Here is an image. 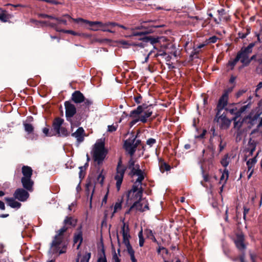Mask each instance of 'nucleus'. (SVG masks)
I'll list each match as a JSON object with an SVG mask.
<instances>
[{"mask_svg":"<svg viewBox=\"0 0 262 262\" xmlns=\"http://www.w3.org/2000/svg\"><path fill=\"white\" fill-rule=\"evenodd\" d=\"M121 233L123 236V244L126 247L127 251L130 256L132 262H136L137 260L135 257V252L129 243L130 236L129 233V228L128 225H126L124 223L121 228Z\"/></svg>","mask_w":262,"mask_h":262,"instance_id":"6","label":"nucleus"},{"mask_svg":"<svg viewBox=\"0 0 262 262\" xmlns=\"http://www.w3.org/2000/svg\"><path fill=\"white\" fill-rule=\"evenodd\" d=\"M29 195L28 192L21 188L17 189L14 193L15 198L22 202L27 200Z\"/></svg>","mask_w":262,"mask_h":262,"instance_id":"14","label":"nucleus"},{"mask_svg":"<svg viewBox=\"0 0 262 262\" xmlns=\"http://www.w3.org/2000/svg\"><path fill=\"white\" fill-rule=\"evenodd\" d=\"M8 214H2V215H0V217H6L7 216H8Z\"/></svg>","mask_w":262,"mask_h":262,"instance_id":"63","label":"nucleus"},{"mask_svg":"<svg viewBox=\"0 0 262 262\" xmlns=\"http://www.w3.org/2000/svg\"><path fill=\"white\" fill-rule=\"evenodd\" d=\"M250 257H251V259L252 261L253 262H255L254 261V255L253 254H250ZM241 262H245L244 256H241Z\"/></svg>","mask_w":262,"mask_h":262,"instance_id":"47","label":"nucleus"},{"mask_svg":"<svg viewBox=\"0 0 262 262\" xmlns=\"http://www.w3.org/2000/svg\"><path fill=\"white\" fill-rule=\"evenodd\" d=\"M118 127V125H108L107 130L110 132H113L115 131L117 129V128Z\"/></svg>","mask_w":262,"mask_h":262,"instance_id":"38","label":"nucleus"},{"mask_svg":"<svg viewBox=\"0 0 262 262\" xmlns=\"http://www.w3.org/2000/svg\"><path fill=\"white\" fill-rule=\"evenodd\" d=\"M0 209L2 210L5 209V204L4 203L0 201Z\"/></svg>","mask_w":262,"mask_h":262,"instance_id":"54","label":"nucleus"},{"mask_svg":"<svg viewBox=\"0 0 262 262\" xmlns=\"http://www.w3.org/2000/svg\"><path fill=\"white\" fill-rule=\"evenodd\" d=\"M77 223V220L72 217H67L64 220V226L57 231L56 234L52 243L51 250L54 253L59 252L62 254L66 252V246L62 243L63 233L70 227H74Z\"/></svg>","mask_w":262,"mask_h":262,"instance_id":"2","label":"nucleus"},{"mask_svg":"<svg viewBox=\"0 0 262 262\" xmlns=\"http://www.w3.org/2000/svg\"><path fill=\"white\" fill-rule=\"evenodd\" d=\"M262 88V81L259 82V83L257 85L256 90H258Z\"/></svg>","mask_w":262,"mask_h":262,"instance_id":"56","label":"nucleus"},{"mask_svg":"<svg viewBox=\"0 0 262 262\" xmlns=\"http://www.w3.org/2000/svg\"><path fill=\"white\" fill-rule=\"evenodd\" d=\"M254 150H255V146L254 145H252L251 148L249 149V155H252Z\"/></svg>","mask_w":262,"mask_h":262,"instance_id":"51","label":"nucleus"},{"mask_svg":"<svg viewBox=\"0 0 262 262\" xmlns=\"http://www.w3.org/2000/svg\"><path fill=\"white\" fill-rule=\"evenodd\" d=\"M244 235L243 234H237L236 238L235 240V244L236 247L239 250H244L245 249L246 246L244 243Z\"/></svg>","mask_w":262,"mask_h":262,"instance_id":"19","label":"nucleus"},{"mask_svg":"<svg viewBox=\"0 0 262 262\" xmlns=\"http://www.w3.org/2000/svg\"><path fill=\"white\" fill-rule=\"evenodd\" d=\"M152 51H150L149 53L148 56L145 58L144 62H147L148 59V57L151 54Z\"/></svg>","mask_w":262,"mask_h":262,"instance_id":"59","label":"nucleus"},{"mask_svg":"<svg viewBox=\"0 0 262 262\" xmlns=\"http://www.w3.org/2000/svg\"><path fill=\"white\" fill-rule=\"evenodd\" d=\"M228 207H226V216L225 217V220L226 221H228Z\"/></svg>","mask_w":262,"mask_h":262,"instance_id":"55","label":"nucleus"},{"mask_svg":"<svg viewBox=\"0 0 262 262\" xmlns=\"http://www.w3.org/2000/svg\"><path fill=\"white\" fill-rule=\"evenodd\" d=\"M65 107H66V115L67 118V120L71 122V128H73V127L76 126L77 125H75L72 122L71 118L75 115L76 113V110L75 105L71 103L66 101L64 103Z\"/></svg>","mask_w":262,"mask_h":262,"instance_id":"10","label":"nucleus"},{"mask_svg":"<svg viewBox=\"0 0 262 262\" xmlns=\"http://www.w3.org/2000/svg\"><path fill=\"white\" fill-rule=\"evenodd\" d=\"M106 155L104 149V144L102 140H98L95 144L92 155L94 162L98 165L102 163Z\"/></svg>","mask_w":262,"mask_h":262,"instance_id":"5","label":"nucleus"},{"mask_svg":"<svg viewBox=\"0 0 262 262\" xmlns=\"http://www.w3.org/2000/svg\"><path fill=\"white\" fill-rule=\"evenodd\" d=\"M128 168L130 170V174L132 177L136 176L138 178L133 185V189L127 194V203L131 204L134 202V204L125 214H129L134 209L140 212L148 210L147 201L145 199H141L142 194L141 182L144 178L145 173L140 168L139 165L136 163V161L133 158L129 161Z\"/></svg>","mask_w":262,"mask_h":262,"instance_id":"1","label":"nucleus"},{"mask_svg":"<svg viewBox=\"0 0 262 262\" xmlns=\"http://www.w3.org/2000/svg\"><path fill=\"white\" fill-rule=\"evenodd\" d=\"M113 260V262H120V259L118 257L115 251L114 252Z\"/></svg>","mask_w":262,"mask_h":262,"instance_id":"41","label":"nucleus"},{"mask_svg":"<svg viewBox=\"0 0 262 262\" xmlns=\"http://www.w3.org/2000/svg\"><path fill=\"white\" fill-rule=\"evenodd\" d=\"M74 203H72L71 205H69V210H72V207L74 206Z\"/></svg>","mask_w":262,"mask_h":262,"instance_id":"60","label":"nucleus"},{"mask_svg":"<svg viewBox=\"0 0 262 262\" xmlns=\"http://www.w3.org/2000/svg\"><path fill=\"white\" fill-rule=\"evenodd\" d=\"M72 99L76 103H81L84 101V96L79 91H76L72 95Z\"/></svg>","mask_w":262,"mask_h":262,"instance_id":"22","label":"nucleus"},{"mask_svg":"<svg viewBox=\"0 0 262 262\" xmlns=\"http://www.w3.org/2000/svg\"><path fill=\"white\" fill-rule=\"evenodd\" d=\"M249 210L248 209H246V208H245L244 209V218L245 219V217H246V213L248 212Z\"/></svg>","mask_w":262,"mask_h":262,"instance_id":"58","label":"nucleus"},{"mask_svg":"<svg viewBox=\"0 0 262 262\" xmlns=\"http://www.w3.org/2000/svg\"><path fill=\"white\" fill-rule=\"evenodd\" d=\"M121 45H123L124 47H127V46H131L135 45L134 43L129 42L125 40H121L120 41Z\"/></svg>","mask_w":262,"mask_h":262,"instance_id":"37","label":"nucleus"},{"mask_svg":"<svg viewBox=\"0 0 262 262\" xmlns=\"http://www.w3.org/2000/svg\"><path fill=\"white\" fill-rule=\"evenodd\" d=\"M63 120L60 118L55 119L53 122V129L56 134L61 136H67L69 133L66 128L61 126Z\"/></svg>","mask_w":262,"mask_h":262,"instance_id":"9","label":"nucleus"},{"mask_svg":"<svg viewBox=\"0 0 262 262\" xmlns=\"http://www.w3.org/2000/svg\"><path fill=\"white\" fill-rule=\"evenodd\" d=\"M140 39H142L145 42H149L151 45H154L159 41L160 38L148 36L140 38Z\"/></svg>","mask_w":262,"mask_h":262,"instance_id":"23","label":"nucleus"},{"mask_svg":"<svg viewBox=\"0 0 262 262\" xmlns=\"http://www.w3.org/2000/svg\"><path fill=\"white\" fill-rule=\"evenodd\" d=\"M91 254L90 252H86L82 256L79 252L78 253L76 262H89Z\"/></svg>","mask_w":262,"mask_h":262,"instance_id":"21","label":"nucleus"},{"mask_svg":"<svg viewBox=\"0 0 262 262\" xmlns=\"http://www.w3.org/2000/svg\"><path fill=\"white\" fill-rule=\"evenodd\" d=\"M42 132H43V134L46 136H53V134H52L51 133H49V129L48 128H44L43 129Z\"/></svg>","mask_w":262,"mask_h":262,"instance_id":"42","label":"nucleus"},{"mask_svg":"<svg viewBox=\"0 0 262 262\" xmlns=\"http://www.w3.org/2000/svg\"><path fill=\"white\" fill-rule=\"evenodd\" d=\"M121 202L119 201L116 202L114 206V211L111 217H112L114 216V214L117 212L118 211H120L121 209Z\"/></svg>","mask_w":262,"mask_h":262,"instance_id":"28","label":"nucleus"},{"mask_svg":"<svg viewBox=\"0 0 262 262\" xmlns=\"http://www.w3.org/2000/svg\"><path fill=\"white\" fill-rule=\"evenodd\" d=\"M62 31L65 33L71 34L73 35H78L77 33H76L73 31H72V30H63Z\"/></svg>","mask_w":262,"mask_h":262,"instance_id":"49","label":"nucleus"},{"mask_svg":"<svg viewBox=\"0 0 262 262\" xmlns=\"http://www.w3.org/2000/svg\"><path fill=\"white\" fill-rule=\"evenodd\" d=\"M206 44H207V43H206L200 44V45H199L198 46L197 48H194L191 54V56H193L195 55L198 54L199 53V49L202 48H203Z\"/></svg>","mask_w":262,"mask_h":262,"instance_id":"32","label":"nucleus"},{"mask_svg":"<svg viewBox=\"0 0 262 262\" xmlns=\"http://www.w3.org/2000/svg\"><path fill=\"white\" fill-rule=\"evenodd\" d=\"M229 112H230L231 114H235V115H236V113H237L239 111H237L236 112H235V110H234V109H233H233H230V110H229Z\"/></svg>","mask_w":262,"mask_h":262,"instance_id":"57","label":"nucleus"},{"mask_svg":"<svg viewBox=\"0 0 262 262\" xmlns=\"http://www.w3.org/2000/svg\"><path fill=\"white\" fill-rule=\"evenodd\" d=\"M245 108H246V107L245 106L241 107L240 108V110H239V111L236 114V116L235 117H234L233 118V120H234V127L235 128H237L238 129H239V128L240 127L241 125V122H239L238 121H236V119L237 117H238L239 116H240L241 114L245 111Z\"/></svg>","mask_w":262,"mask_h":262,"instance_id":"24","label":"nucleus"},{"mask_svg":"<svg viewBox=\"0 0 262 262\" xmlns=\"http://www.w3.org/2000/svg\"><path fill=\"white\" fill-rule=\"evenodd\" d=\"M107 199V194H106L104 195V198H103V200H102V204L103 203L105 204L106 203Z\"/></svg>","mask_w":262,"mask_h":262,"instance_id":"52","label":"nucleus"},{"mask_svg":"<svg viewBox=\"0 0 262 262\" xmlns=\"http://www.w3.org/2000/svg\"><path fill=\"white\" fill-rule=\"evenodd\" d=\"M158 27H159V26H154L150 25L149 26V28H147V30L146 31H143V32H135V29L131 28L130 30L132 32V34L126 35V37L142 36L143 35H144L146 34L152 33L154 31L153 28H158Z\"/></svg>","mask_w":262,"mask_h":262,"instance_id":"15","label":"nucleus"},{"mask_svg":"<svg viewBox=\"0 0 262 262\" xmlns=\"http://www.w3.org/2000/svg\"><path fill=\"white\" fill-rule=\"evenodd\" d=\"M97 262H107L106 258L104 255H101L98 259Z\"/></svg>","mask_w":262,"mask_h":262,"instance_id":"45","label":"nucleus"},{"mask_svg":"<svg viewBox=\"0 0 262 262\" xmlns=\"http://www.w3.org/2000/svg\"><path fill=\"white\" fill-rule=\"evenodd\" d=\"M152 113L150 105L143 104L139 106L136 110L133 111L130 113V117L133 120L130 122V126L134 125L138 121L145 122L147 119L149 117Z\"/></svg>","mask_w":262,"mask_h":262,"instance_id":"3","label":"nucleus"},{"mask_svg":"<svg viewBox=\"0 0 262 262\" xmlns=\"http://www.w3.org/2000/svg\"><path fill=\"white\" fill-rule=\"evenodd\" d=\"M55 20H57L58 24H63L64 25H67V21L65 19L57 18H55Z\"/></svg>","mask_w":262,"mask_h":262,"instance_id":"44","label":"nucleus"},{"mask_svg":"<svg viewBox=\"0 0 262 262\" xmlns=\"http://www.w3.org/2000/svg\"><path fill=\"white\" fill-rule=\"evenodd\" d=\"M254 43H250L248 47L242 49L240 52L237 54V59H239L242 63L243 66H248L252 60H256L257 61L258 56L260 55H253L249 57L250 54L252 53V48L254 46Z\"/></svg>","mask_w":262,"mask_h":262,"instance_id":"4","label":"nucleus"},{"mask_svg":"<svg viewBox=\"0 0 262 262\" xmlns=\"http://www.w3.org/2000/svg\"><path fill=\"white\" fill-rule=\"evenodd\" d=\"M22 173L24 177L21 178L23 187L29 191L32 190L33 182L31 180L32 170L31 167L24 166L22 167Z\"/></svg>","mask_w":262,"mask_h":262,"instance_id":"7","label":"nucleus"},{"mask_svg":"<svg viewBox=\"0 0 262 262\" xmlns=\"http://www.w3.org/2000/svg\"><path fill=\"white\" fill-rule=\"evenodd\" d=\"M139 143V140H136L135 139H129L125 141L124 147L126 151L132 156L135 152L137 144Z\"/></svg>","mask_w":262,"mask_h":262,"instance_id":"12","label":"nucleus"},{"mask_svg":"<svg viewBox=\"0 0 262 262\" xmlns=\"http://www.w3.org/2000/svg\"><path fill=\"white\" fill-rule=\"evenodd\" d=\"M72 136L75 138L77 142H82L84 140V130L82 127H79L76 132L72 134Z\"/></svg>","mask_w":262,"mask_h":262,"instance_id":"18","label":"nucleus"},{"mask_svg":"<svg viewBox=\"0 0 262 262\" xmlns=\"http://www.w3.org/2000/svg\"><path fill=\"white\" fill-rule=\"evenodd\" d=\"M232 91V88L226 90L220 98L217 104V110L219 113H221L224 108L227 105L229 94Z\"/></svg>","mask_w":262,"mask_h":262,"instance_id":"13","label":"nucleus"},{"mask_svg":"<svg viewBox=\"0 0 262 262\" xmlns=\"http://www.w3.org/2000/svg\"><path fill=\"white\" fill-rule=\"evenodd\" d=\"M87 24H89L91 27V29L93 31L102 30L103 31H107L113 32L112 31L109 29H103L102 28L103 27V24L100 21H90L88 22Z\"/></svg>","mask_w":262,"mask_h":262,"instance_id":"16","label":"nucleus"},{"mask_svg":"<svg viewBox=\"0 0 262 262\" xmlns=\"http://www.w3.org/2000/svg\"><path fill=\"white\" fill-rule=\"evenodd\" d=\"M228 178V171L225 170L221 177L220 183H225Z\"/></svg>","mask_w":262,"mask_h":262,"instance_id":"31","label":"nucleus"},{"mask_svg":"<svg viewBox=\"0 0 262 262\" xmlns=\"http://www.w3.org/2000/svg\"><path fill=\"white\" fill-rule=\"evenodd\" d=\"M41 17H43V18H47L48 17V15H47V14H40V15Z\"/></svg>","mask_w":262,"mask_h":262,"instance_id":"61","label":"nucleus"},{"mask_svg":"<svg viewBox=\"0 0 262 262\" xmlns=\"http://www.w3.org/2000/svg\"><path fill=\"white\" fill-rule=\"evenodd\" d=\"M147 144L149 145L150 146H151L154 144L156 143V140L152 138L149 139L147 140Z\"/></svg>","mask_w":262,"mask_h":262,"instance_id":"43","label":"nucleus"},{"mask_svg":"<svg viewBox=\"0 0 262 262\" xmlns=\"http://www.w3.org/2000/svg\"><path fill=\"white\" fill-rule=\"evenodd\" d=\"M94 189H95V186H94V185L93 184L90 183H88L86 185V190H87V191L88 192H90V191H92L91 194V196H90V202H91L92 200L93 195V193H94Z\"/></svg>","mask_w":262,"mask_h":262,"instance_id":"27","label":"nucleus"},{"mask_svg":"<svg viewBox=\"0 0 262 262\" xmlns=\"http://www.w3.org/2000/svg\"><path fill=\"white\" fill-rule=\"evenodd\" d=\"M256 157H254L252 158V159H250L248 160L247 162V165L248 166V172H249V174L248 176V178L249 179L250 177L251 176L253 169V167L256 163Z\"/></svg>","mask_w":262,"mask_h":262,"instance_id":"20","label":"nucleus"},{"mask_svg":"<svg viewBox=\"0 0 262 262\" xmlns=\"http://www.w3.org/2000/svg\"><path fill=\"white\" fill-rule=\"evenodd\" d=\"M161 250H165V249L163 247H159V249L158 250V252L160 253Z\"/></svg>","mask_w":262,"mask_h":262,"instance_id":"64","label":"nucleus"},{"mask_svg":"<svg viewBox=\"0 0 262 262\" xmlns=\"http://www.w3.org/2000/svg\"><path fill=\"white\" fill-rule=\"evenodd\" d=\"M257 62L259 64V67L262 69V53L258 56Z\"/></svg>","mask_w":262,"mask_h":262,"instance_id":"46","label":"nucleus"},{"mask_svg":"<svg viewBox=\"0 0 262 262\" xmlns=\"http://www.w3.org/2000/svg\"><path fill=\"white\" fill-rule=\"evenodd\" d=\"M238 61H239V59H237L236 56L234 59L229 61L228 66L230 67V69H232Z\"/></svg>","mask_w":262,"mask_h":262,"instance_id":"34","label":"nucleus"},{"mask_svg":"<svg viewBox=\"0 0 262 262\" xmlns=\"http://www.w3.org/2000/svg\"><path fill=\"white\" fill-rule=\"evenodd\" d=\"M106 25H107L108 27L112 28L113 27L115 26H118L119 25L114 23H108L106 24Z\"/></svg>","mask_w":262,"mask_h":262,"instance_id":"48","label":"nucleus"},{"mask_svg":"<svg viewBox=\"0 0 262 262\" xmlns=\"http://www.w3.org/2000/svg\"><path fill=\"white\" fill-rule=\"evenodd\" d=\"M204 180L205 181H207L208 180V177L207 176H204Z\"/></svg>","mask_w":262,"mask_h":262,"instance_id":"62","label":"nucleus"},{"mask_svg":"<svg viewBox=\"0 0 262 262\" xmlns=\"http://www.w3.org/2000/svg\"><path fill=\"white\" fill-rule=\"evenodd\" d=\"M217 40V37L213 36L212 37H210L208 40L207 41V43H215L216 42Z\"/></svg>","mask_w":262,"mask_h":262,"instance_id":"39","label":"nucleus"},{"mask_svg":"<svg viewBox=\"0 0 262 262\" xmlns=\"http://www.w3.org/2000/svg\"><path fill=\"white\" fill-rule=\"evenodd\" d=\"M160 168L161 171L163 173L165 171L169 170L170 169V167L166 163H163L161 164Z\"/></svg>","mask_w":262,"mask_h":262,"instance_id":"33","label":"nucleus"},{"mask_svg":"<svg viewBox=\"0 0 262 262\" xmlns=\"http://www.w3.org/2000/svg\"><path fill=\"white\" fill-rule=\"evenodd\" d=\"M105 173L103 169H102L97 178V181L98 183L100 184L101 185L103 184V181L105 178Z\"/></svg>","mask_w":262,"mask_h":262,"instance_id":"26","label":"nucleus"},{"mask_svg":"<svg viewBox=\"0 0 262 262\" xmlns=\"http://www.w3.org/2000/svg\"><path fill=\"white\" fill-rule=\"evenodd\" d=\"M83 238H82V233L81 230V227H80L77 231V232L75 234L74 237V245L76 247V249H78L82 243Z\"/></svg>","mask_w":262,"mask_h":262,"instance_id":"17","label":"nucleus"},{"mask_svg":"<svg viewBox=\"0 0 262 262\" xmlns=\"http://www.w3.org/2000/svg\"><path fill=\"white\" fill-rule=\"evenodd\" d=\"M215 120L220 127L223 129L228 128L231 123V120L227 118L224 113L221 114V113L217 112Z\"/></svg>","mask_w":262,"mask_h":262,"instance_id":"11","label":"nucleus"},{"mask_svg":"<svg viewBox=\"0 0 262 262\" xmlns=\"http://www.w3.org/2000/svg\"><path fill=\"white\" fill-rule=\"evenodd\" d=\"M139 246L140 247H142L144 244V240L142 236V231H141L139 233Z\"/></svg>","mask_w":262,"mask_h":262,"instance_id":"36","label":"nucleus"},{"mask_svg":"<svg viewBox=\"0 0 262 262\" xmlns=\"http://www.w3.org/2000/svg\"><path fill=\"white\" fill-rule=\"evenodd\" d=\"M6 200L7 201L8 205L12 208H19L21 206L20 203L15 201L13 199L7 198L6 199Z\"/></svg>","mask_w":262,"mask_h":262,"instance_id":"25","label":"nucleus"},{"mask_svg":"<svg viewBox=\"0 0 262 262\" xmlns=\"http://www.w3.org/2000/svg\"><path fill=\"white\" fill-rule=\"evenodd\" d=\"M248 33H246V34H244L243 33H238V36L240 38H245L246 37V36H247Z\"/></svg>","mask_w":262,"mask_h":262,"instance_id":"53","label":"nucleus"},{"mask_svg":"<svg viewBox=\"0 0 262 262\" xmlns=\"http://www.w3.org/2000/svg\"><path fill=\"white\" fill-rule=\"evenodd\" d=\"M24 126L25 128V130L28 134H30L33 132L34 130V127L32 124L27 123H24Z\"/></svg>","mask_w":262,"mask_h":262,"instance_id":"30","label":"nucleus"},{"mask_svg":"<svg viewBox=\"0 0 262 262\" xmlns=\"http://www.w3.org/2000/svg\"><path fill=\"white\" fill-rule=\"evenodd\" d=\"M65 16L67 17V18H69V19H72L75 23H78V24H87L88 22H89L88 20L83 19L81 18H71L68 15H65Z\"/></svg>","mask_w":262,"mask_h":262,"instance_id":"29","label":"nucleus"},{"mask_svg":"<svg viewBox=\"0 0 262 262\" xmlns=\"http://www.w3.org/2000/svg\"><path fill=\"white\" fill-rule=\"evenodd\" d=\"M125 170L126 167L122 164V162L120 160L118 163L117 172L115 177V179L116 180V186L118 190L120 188Z\"/></svg>","mask_w":262,"mask_h":262,"instance_id":"8","label":"nucleus"},{"mask_svg":"<svg viewBox=\"0 0 262 262\" xmlns=\"http://www.w3.org/2000/svg\"><path fill=\"white\" fill-rule=\"evenodd\" d=\"M9 19L8 15L5 13L0 14V20L3 22H7Z\"/></svg>","mask_w":262,"mask_h":262,"instance_id":"35","label":"nucleus"},{"mask_svg":"<svg viewBox=\"0 0 262 262\" xmlns=\"http://www.w3.org/2000/svg\"><path fill=\"white\" fill-rule=\"evenodd\" d=\"M79 169H80V171H79V178L80 179H82L84 177V173L83 172V167H79Z\"/></svg>","mask_w":262,"mask_h":262,"instance_id":"50","label":"nucleus"},{"mask_svg":"<svg viewBox=\"0 0 262 262\" xmlns=\"http://www.w3.org/2000/svg\"><path fill=\"white\" fill-rule=\"evenodd\" d=\"M228 163L229 162H228V158L227 157L224 158L221 161V164L224 167L227 166V165H228Z\"/></svg>","mask_w":262,"mask_h":262,"instance_id":"40","label":"nucleus"}]
</instances>
